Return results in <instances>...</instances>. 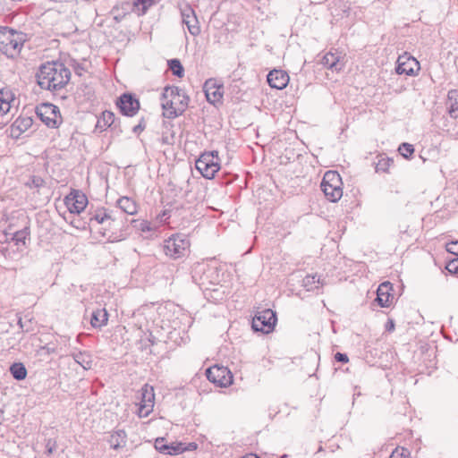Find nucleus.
Listing matches in <instances>:
<instances>
[{
  "instance_id": "1",
  "label": "nucleus",
  "mask_w": 458,
  "mask_h": 458,
  "mask_svg": "<svg viewBox=\"0 0 458 458\" xmlns=\"http://www.w3.org/2000/svg\"><path fill=\"white\" fill-rule=\"evenodd\" d=\"M36 79L42 89L56 91L67 85L71 72L59 61L46 62L38 67Z\"/></svg>"
},
{
  "instance_id": "2",
  "label": "nucleus",
  "mask_w": 458,
  "mask_h": 458,
  "mask_svg": "<svg viewBox=\"0 0 458 458\" xmlns=\"http://www.w3.org/2000/svg\"><path fill=\"white\" fill-rule=\"evenodd\" d=\"M27 34L8 26L0 25V52L13 59L21 51Z\"/></svg>"
},
{
  "instance_id": "3",
  "label": "nucleus",
  "mask_w": 458,
  "mask_h": 458,
  "mask_svg": "<svg viewBox=\"0 0 458 458\" xmlns=\"http://www.w3.org/2000/svg\"><path fill=\"white\" fill-rule=\"evenodd\" d=\"M343 181L337 171H327L320 183L321 191L330 202H337L344 195Z\"/></svg>"
},
{
  "instance_id": "4",
  "label": "nucleus",
  "mask_w": 458,
  "mask_h": 458,
  "mask_svg": "<svg viewBox=\"0 0 458 458\" xmlns=\"http://www.w3.org/2000/svg\"><path fill=\"white\" fill-rule=\"evenodd\" d=\"M218 151L212 150L202 153L195 162L196 169L206 179H213L220 170Z\"/></svg>"
},
{
  "instance_id": "5",
  "label": "nucleus",
  "mask_w": 458,
  "mask_h": 458,
  "mask_svg": "<svg viewBox=\"0 0 458 458\" xmlns=\"http://www.w3.org/2000/svg\"><path fill=\"white\" fill-rule=\"evenodd\" d=\"M35 112L48 128L56 129L63 122L59 107L52 103L43 102L38 105Z\"/></svg>"
},
{
  "instance_id": "6",
  "label": "nucleus",
  "mask_w": 458,
  "mask_h": 458,
  "mask_svg": "<svg viewBox=\"0 0 458 458\" xmlns=\"http://www.w3.org/2000/svg\"><path fill=\"white\" fill-rule=\"evenodd\" d=\"M277 322L276 311L265 309L258 311L252 318L251 328L254 332L269 334L273 332Z\"/></svg>"
},
{
  "instance_id": "7",
  "label": "nucleus",
  "mask_w": 458,
  "mask_h": 458,
  "mask_svg": "<svg viewBox=\"0 0 458 458\" xmlns=\"http://www.w3.org/2000/svg\"><path fill=\"white\" fill-rule=\"evenodd\" d=\"M190 247V242L185 235L173 234L164 243V251L166 256L177 259L184 256Z\"/></svg>"
},
{
  "instance_id": "8",
  "label": "nucleus",
  "mask_w": 458,
  "mask_h": 458,
  "mask_svg": "<svg viewBox=\"0 0 458 458\" xmlns=\"http://www.w3.org/2000/svg\"><path fill=\"white\" fill-rule=\"evenodd\" d=\"M206 377L216 386L226 387L233 384V376L227 367L213 365L206 369Z\"/></svg>"
},
{
  "instance_id": "9",
  "label": "nucleus",
  "mask_w": 458,
  "mask_h": 458,
  "mask_svg": "<svg viewBox=\"0 0 458 458\" xmlns=\"http://www.w3.org/2000/svg\"><path fill=\"white\" fill-rule=\"evenodd\" d=\"M115 105L120 113L127 117H133L140 108V100L135 94L131 92L123 93L116 100Z\"/></svg>"
},
{
  "instance_id": "10",
  "label": "nucleus",
  "mask_w": 458,
  "mask_h": 458,
  "mask_svg": "<svg viewBox=\"0 0 458 458\" xmlns=\"http://www.w3.org/2000/svg\"><path fill=\"white\" fill-rule=\"evenodd\" d=\"M64 202L72 214H81L86 208L89 201L87 196L80 190H72L64 199Z\"/></svg>"
},
{
  "instance_id": "11",
  "label": "nucleus",
  "mask_w": 458,
  "mask_h": 458,
  "mask_svg": "<svg viewBox=\"0 0 458 458\" xmlns=\"http://www.w3.org/2000/svg\"><path fill=\"white\" fill-rule=\"evenodd\" d=\"M203 91L205 93L207 101L216 106L222 104V98L224 95V89L222 84H217L215 79H208L203 85Z\"/></svg>"
},
{
  "instance_id": "12",
  "label": "nucleus",
  "mask_w": 458,
  "mask_h": 458,
  "mask_svg": "<svg viewBox=\"0 0 458 458\" xmlns=\"http://www.w3.org/2000/svg\"><path fill=\"white\" fill-rule=\"evenodd\" d=\"M181 15L182 23L187 26L189 32L192 36H198L200 33V27L193 8L190 4H184L181 7Z\"/></svg>"
},
{
  "instance_id": "13",
  "label": "nucleus",
  "mask_w": 458,
  "mask_h": 458,
  "mask_svg": "<svg viewBox=\"0 0 458 458\" xmlns=\"http://www.w3.org/2000/svg\"><path fill=\"white\" fill-rule=\"evenodd\" d=\"M419 70L420 64L413 56L405 53L398 57L395 68L397 74L413 75Z\"/></svg>"
},
{
  "instance_id": "14",
  "label": "nucleus",
  "mask_w": 458,
  "mask_h": 458,
  "mask_svg": "<svg viewBox=\"0 0 458 458\" xmlns=\"http://www.w3.org/2000/svg\"><path fill=\"white\" fill-rule=\"evenodd\" d=\"M322 64L328 69L327 76L330 80H334L335 82L338 81V78H334V73L340 74L341 70L344 67V63L341 62L340 56L328 52L322 58Z\"/></svg>"
},
{
  "instance_id": "15",
  "label": "nucleus",
  "mask_w": 458,
  "mask_h": 458,
  "mask_svg": "<svg viewBox=\"0 0 458 458\" xmlns=\"http://www.w3.org/2000/svg\"><path fill=\"white\" fill-rule=\"evenodd\" d=\"M201 285V289L203 291L204 297L208 300V301L212 303H218L222 301L225 297V292L223 285H217L209 282L208 284L213 286H205V282H201L199 284Z\"/></svg>"
},
{
  "instance_id": "16",
  "label": "nucleus",
  "mask_w": 458,
  "mask_h": 458,
  "mask_svg": "<svg viewBox=\"0 0 458 458\" xmlns=\"http://www.w3.org/2000/svg\"><path fill=\"white\" fill-rule=\"evenodd\" d=\"M8 243H13L17 247V250L23 251L30 242V228L25 225L22 229L11 233V238H6Z\"/></svg>"
},
{
  "instance_id": "17",
  "label": "nucleus",
  "mask_w": 458,
  "mask_h": 458,
  "mask_svg": "<svg viewBox=\"0 0 458 458\" xmlns=\"http://www.w3.org/2000/svg\"><path fill=\"white\" fill-rule=\"evenodd\" d=\"M290 77L285 71L274 69L268 72L267 81L268 85L276 89H284L289 83Z\"/></svg>"
},
{
  "instance_id": "18",
  "label": "nucleus",
  "mask_w": 458,
  "mask_h": 458,
  "mask_svg": "<svg viewBox=\"0 0 458 458\" xmlns=\"http://www.w3.org/2000/svg\"><path fill=\"white\" fill-rule=\"evenodd\" d=\"M154 446L162 454L177 455L182 454L181 442L168 444L165 437H157Z\"/></svg>"
},
{
  "instance_id": "19",
  "label": "nucleus",
  "mask_w": 458,
  "mask_h": 458,
  "mask_svg": "<svg viewBox=\"0 0 458 458\" xmlns=\"http://www.w3.org/2000/svg\"><path fill=\"white\" fill-rule=\"evenodd\" d=\"M392 291V284L389 282H384L379 284L377 290V298L375 301L380 307H389L394 299V295L390 293Z\"/></svg>"
},
{
  "instance_id": "20",
  "label": "nucleus",
  "mask_w": 458,
  "mask_h": 458,
  "mask_svg": "<svg viewBox=\"0 0 458 458\" xmlns=\"http://www.w3.org/2000/svg\"><path fill=\"white\" fill-rule=\"evenodd\" d=\"M175 104L177 101L174 100V98H161V106L164 110L163 115L168 119H174L183 114V105H181L180 107H175Z\"/></svg>"
},
{
  "instance_id": "21",
  "label": "nucleus",
  "mask_w": 458,
  "mask_h": 458,
  "mask_svg": "<svg viewBox=\"0 0 458 458\" xmlns=\"http://www.w3.org/2000/svg\"><path fill=\"white\" fill-rule=\"evenodd\" d=\"M109 314L105 308L93 310L89 316V323L93 328L101 329L107 325Z\"/></svg>"
},
{
  "instance_id": "22",
  "label": "nucleus",
  "mask_w": 458,
  "mask_h": 458,
  "mask_svg": "<svg viewBox=\"0 0 458 458\" xmlns=\"http://www.w3.org/2000/svg\"><path fill=\"white\" fill-rule=\"evenodd\" d=\"M116 121L114 114L111 111L106 110L102 112L101 115L98 118L95 131L102 132L108 128H113V125H115Z\"/></svg>"
},
{
  "instance_id": "23",
  "label": "nucleus",
  "mask_w": 458,
  "mask_h": 458,
  "mask_svg": "<svg viewBox=\"0 0 458 458\" xmlns=\"http://www.w3.org/2000/svg\"><path fill=\"white\" fill-rule=\"evenodd\" d=\"M122 223V221H118V219L114 216V222H112V220H108L107 222H106L104 225L105 227H104V230L105 231H108V232H111V233L108 235V242H119V241H122L123 239H125V234L123 233L122 230L120 231V233H116V232H114V229H116V227Z\"/></svg>"
},
{
  "instance_id": "24",
  "label": "nucleus",
  "mask_w": 458,
  "mask_h": 458,
  "mask_svg": "<svg viewBox=\"0 0 458 458\" xmlns=\"http://www.w3.org/2000/svg\"><path fill=\"white\" fill-rule=\"evenodd\" d=\"M116 204L127 215H135L138 212L136 202L129 197L123 196L119 198Z\"/></svg>"
},
{
  "instance_id": "25",
  "label": "nucleus",
  "mask_w": 458,
  "mask_h": 458,
  "mask_svg": "<svg viewBox=\"0 0 458 458\" xmlns=\"http://www.w3.org/2000/svg\"><path fill=\"white\" fill-rule=\"evenodd\" d=\"M127 434L123 429L115 430L108 440L111 448L118 450L126 445Z\"/></svg>"
},
{
  "instance_id": "26",
  "label": "nucleus",
  "mask_w": 458,
  "mask_h": 458,
  "mask_svg": "<svg viewBox=\"0 0 458 458\" xmlns=\"http://www.w3.org/2000/svg\"><path fill=\"white\" fill-rule=\"evenodd\" d=\"M74 361L81 365L84 369H89L92 366L91 355L87 351H78L71 353Z\"/></svg>"
},
{
  "instance_id": "27",
  "label": "nucleus",
  "mask_w": 458,
  "mask_h": 458,
  "mask_svg": "<svg viewBox=\"0 0 458 458\" xmlns=\"http://www.w3.org/2000/svg\"><path fill=\"white\" fill-rule=\"evenodd\" d=\"M446 106L450 116L458 119V90L453 89L448 92Z\"/></svg>"
},
{
  "instance_id": "28",
  "label": "nucleus",
  "mask_w": 458,
  "mask_h": 458,
  "mask_svg": "<svg viewBox=\"0 0 458 458\" xmlns=\"http://www.w3.org/2000/svg\"><path fill=\"white\" fill-rule=\"evenodd\" d=\"M14 100V96L11 90L0 89V114H5L10 111L11 102Z\"/></svg>"
},
{
  "instance_id": "29",
  "label": "nucleus",
  "mask_w": 458,
  "mask_h": 458,
  "mask_svg": "<svg viewBox=\"0 0 458 458\" xmlns=\"http://www.w3.org/2000/svg\"><path fill=\"white\" fill-rule=\"evenodd\" d=\"M323 285V282L321 280V276L318 274L314 275H307L302 279V286L307 291H314L318 290Z\"/></svg>"
},
{
  "instance_id": "30",
  "label": "nucleus",
  "mask_w": 458,
  "mask_h": 458,
  "mask_svg": "<svg viewBox=\"0 0 458 458\" xmlns=\"http://www.w3.org/2000/svg\"><path fill=\"white\" fill-rule=\"evenodd\" d=\"M95 220L98 224L104 225L108 220L114 222V216L113 211L106 209L104 208L96 210L95 214L89 218V221Z\"/></svg>"
},
{
  "instance_id": "31",
  "label": "nucleus",
  "mask_w": 458,
  "mask_h": 458,
  "mask_svg": "<svg viewBox=\"0 0 458 458\" xmlns=\"http://www.w3.org/2000/svg\"><path fill=\"white\" fill-rule=\"evenodd\" d=\"M10 373L18 381L25 379L28 374L27 369L22 362L13 363L10 366Z\"/></svg>"
},
{
  "instance_id": "32",
  "label": "nucleus",
  "mask_w": 458,
  "mask_h": 458,
  "mask_svg": "<svg viewBox=\"0 0 458 458\" xmlns=\"http://www.w3.org/2000/svg\"><path fill=\"white\" fill-rule=\"evenodd\" d=\"M167 65L173 75L178 78H182L184 76V68L179 59L173 58L168 60Z\"/></svg>"
},
{
  "instance_id": "33",
  "label": "nucleus",
  "mask_w": 458,
  "mask_h": 458,
  "mask_svg": "<svg viewBox=\"0 0 458 458\" xmlns=\"http://www.w3.org/2000/svg\"><path fill=\"white\" fill-rule=\"evenodd\" d=\"M141 401L140 404H148L152 403L154 405L155 394L153 387L148 386V384H145L141 387Z\"/></svg>"
},
{
  "instance_id": "34",
  "label": "nucleus",
  "mask_w": 458,
  "mask_h": 458,
  "mask_svg": "<svg viewBox=\"0 0 458 458\" xmlns=\"http://www.w3.org/2000/svg\"><path fill=\"white\" fill-rule=\"evenodd\" d=\"M154 4L155 0H134L133 7L138 15H144Z\"/></svg>"
},
{
  "instance_id": "35",
  "label": "nucleus",
  "mask_w": 458,
  "mask_h": 458,
  "mask_svg": "<svg viewBox=\"0 0 458 458\" xmlns=\"http://www.w3.org/2000/svg\"><path fill=\"white\" fill-rule=\"evenodd\" d=\"M182 93L185 92L176 86H166L162 93V98H174V100H176V98H181Z\"/></svg>"
},
{
  "instance_id": "36",
  "label": "nucleus",
  "mask_w": 458,
  "mask_h": 458,
  "mask_svg": "<svg viewBox=\"0 0 458 458\" xmlns=\"http://www.w3.org/2000/svg\"><path fill=\"white\" fill-rule=\"evenodd\" d=\"M14 123L20 128V131H26L28 129H30L33 124V120L31 117L29 116H19Z\"/></svg>"
},
{
  "instance_id": "37",
  "label": "nucleus",
  "mask_w": 458,
  "mask_h": 458,
  "mask_svg": "<svg viewBox=\"0 0 458 458\" xmlns=\"http://www.w3.org/2000/svg\"><path fill=\"white\" fill-rule=\"evenodd\" d=\"M398 151L401 156L406 159H409L414 153V147L410 143L403 142L399 146Z\"/></svg>"
},
{
  "instance_id": "38",
  "label": "nucleus",
  "mask_w": 458,
  "mask_h": 458,
  "mask_svg": "<svg viewBox=\"0 0 458 458\" xmlns=\"http://www.w3.org/2000/svg\"><path fill=\"white\" fill-rule=\"evenodd\" d=\"M394 163L392 158L389 157H380L376 164V171L377 172H387L389 166Z\"/></svg>"
},
{
  "instance_id": "39",
  "label": "nucleus",
  "mask_w": 458,
  "mask_h": 458,
  "mask_svg": "<svg viewBox=\"0 0 458 458\" xmlns=\"http://www.w3.org/2000/svg\"><path fill=\"white\" fill-rule=\"evenodd\" d=\"M46 184L45 180L38 175H31L29 179V181L26 182V186L30 188H36L39 189L41 187H44Z\"/></svg>"
},
{
  "instance_id": "40",
  "label": "nucleus",
  "mask_w": 458,
  "mask_h": 458,
  "mask_svg": "<svg viewBox=\"0 0 458 458\" xmlns=\"http://www.w3.org/2000/svg\"><path fill=\"white\" fill-rule=\"evenodd\" d=\"M134 228L143 233L151 231L150 224L147 220H131Z\"/></svg>"
},
{
  "instance_id": "41",
  "label": "nucleus",
  "mask_w": 458,
  "mask_h": 458,
  "mask_svg": "<svg viewBox=\"0 0 458 458\" xmlns=\"http://www.w3.org/2000/svg\"><path fill=\"white\" fill-rule=\"evenodd\" d=\"M57 449V442L55 438H48L46 440L45 444V454L50 456L54 453H55Z\"/></svg>"
},
{
  "instance_id": "42",
  "label": "nucleus",
  "mask_w": 458,
  "mask_h": 458,
  "mask_svg": "<svg viewBox=\"0 0 458 458\" xmlns=\"http://www.w3.org/2000/svg\"><path fill=\"white\" fill-rule=\"evenodd\" d=\"M389 458H411V453L407 448L396 447Z\"/></svg>"
},
{
  "instance_id": "43",
  "label": "nucleus",
  "mask_w": 458,
  "mask_h": 458,
  "mask_svg": "<svg viewBox=\"0 0 458 458\" xmlns=\"http://www.w3.org/2000/svg\"><path fill=\"white\" fill-rule=\"evenodd\" d=\"M153 404L148 403V404H140V407L138 409V415L140 418H146L149 415V413L153 411Z\"/></svg>"
},
{
  "instance_id": "44",
  "label": "nucleus",
  "mask_w": 458,
  "mask_h": 458,
  "mask_svg": "<svg viewBox=\"0 0 458 458\" xmlns=\"http://www.w3.org/2000/svg\"><path fill=\"white\" fill-rule=\"evenodd\" d=\"M445 269L452 275H458V258H454L447 262Z\"/></svg>"
},
{
  "instance_id": "45",
  "label": "nucleus",
  "mask_w": 458,
  "mask_h": 458,
  "mask_svg": "<svg viewBox=\"0 0 458 458\" xmlns=\"http://www.w3.org/2000/svg\"><path fill=\"white\" fill-rule=\"evenodd\" d=\"M56 352V347L55 344H47L44 346H41L38 351V353L42 355H50Z\"/></svg>"
},
{
  "instance_id": "46",
  "label": "nucleus",
  "mask_w": 458,
  "mask_h": 458,
  "mask_svg": "<svg viewBox=\"0 0 458 458\" xmlns=\"http://www.w3.org/2000/svg\"><path fill=\"white\" fill-rule=\"evenodd\" d=\"M177 104H175V107H180L181 105H183V112L186 110L189 105L190 98L186 93H182V96L180 98H176Z\"/></svg>"
},
{
  "instance_id": "47",
  "label": "nucleus",
  "mask_w": 458,
  "mask_h": 458,
  "mask_svg": "<svg viewBox=\"0 0 458 458\" xmlns=\"http://www.w3.org/2000/svg\"><path fill=\"white\" fill-rule=\"evenodd\" d=\"M198 448V444L195 442L182 443L181 442L182 454L184 452L195 451Z\"/></svg>"
},
{
  "instance_id": "48",
  "label": "nucleus",
  "mask_w": 458,
  "mask_h": 458,
  "mask_svg": "<svg viewBox=\"0 0 458 458\" xmlns=\"http://www.w3.org/2000/svg\"><path fill=\"white\" fill-rule=\"evenodd\" d=\"M73 71L76 75L82 76L83 72H86V68L82 64L78 63L76 60H72V64Z\"/></svg>"
},
{
  "instance_id": "49",
  "label": "nucleus",
  "mask_w": 458,
  "mask_h": 458,
  "mask_svg": "<svg viewBox=\"0 0 458 458\" xmlns=\"http://www.w3.org/2000/svg\"><path fill=\"white\" fill-rule=\"evenodd\" d=\"M21 133L22 131H20V128H18L16 123L13 122L10 127V137L13 139H19Z\"/></svg>"
},
{
  "instance_id": "50",
  "label": "nucleus",
  "mask_w": 458,
  "mask_h": 458,
  "mask_svg": "<svg viewBox=\"0 0 458 458\" xmlns=\"http://www.w3.org/2000/svg\"><path fill=\"white\" fill-rule=\"evenodd\" d=\"M446 250L458 258V242H452L446 244Z\"/></svg>"
},
{
  "instance_id": "51",
  "label": "nucleus",
  "mask_w": 458,
  "mask_h": 458,
  "mask_svg": "<svg viewBox=\"0 0 458 458\" xmlns=\"http://www.w3.org/2000/svg\"><path fill=\"white\" fill-rule=\"evenodd\" d=\"M145 128H146V122H145L144 118H141L140 123L132 128V131L135 134H140L145 130Z\"/></svg>"
},
{
  "instance_id": "52",
  "label": "nucleus",
  "mask_w": 458,
  "mask_h": 458,
  "mask_svg": "<svg viewBox=\"0 0 458 458\" xmlns=\"http://www.w3.org/2000/svg\"><path fill=\"white\" fill-rule=\"evenodd\" d=\"M85 222H83L81 219L80 218H74L72 222H71V225L72 226H74L75 228L77 229H85Z\"/></svg>"
},
{
  "instance_id": "53",
  "label": "nucleus",
  "mask_w": 458,
  "mask_h": 458,
  "mask_svg": "<svg viewBox=\"0 0 458 458\" xmlns=\"http://www.w3.org/2000/svg\"><path fill=\"white\" fill-rule=\"evenodd\" d=\"M116 122H115V125H113V128H110L111 131H116L117 133H121L122 132V130L120 128V119L119 118H116Z\"/></svg>"
},
{
  "instance_id": "54",
  "label": "nucleus",
  "mask_w": 458,
  "mask_h": 458,
  "mask_svg": "<svg viewBox=\"0 0 458 458\" xmlns=\"http://www.w3.org/2000/svg\"><path fill=\"white\" fill-rule=\"evenodd\" d=\"M335 360L338 362L344 363V352H337L335 354Z\"/></svg>"
},
{
  "instance_id": "55",
  "label": "nucleus",
  "mask_w": 458,
  "mask_h": 458,
  "mask_svg": "<svg viewBox=\"0 0 458 458\" xmlns=\"http://www.w3.org/2000/svg\"><path fill=\"white\" fill-rule=\"evenodd\" d=\"M386 331H393L394 329V323L392 319L388 320V322L386 325Z\"/></svg>"
},
{
  "instance_id": "56",
  "label": "nucleus",
  "mask_w": 458,
  "mask_h": 458,
  "mask_svg": "<svg viewBox=\"0 0 458 458\" xmlns=\"http://www.w3.org/2000/svg\"><path fill=\"white\" fill-rule=\"evenodd\" d=\"M17 324H18L19 327H20L22 331H24V324H23V321H22V318H21V317H19V318H18ZM28 331H29V329H25V332H28Z\"/></svg>"
},
{
  "instance_id": "57",
  "label": "nucleus",
  "mask_w": 458,
  "mask_h": 458,
  "mask_svg": "<svg viewBox=\"0 0 458 458\" xmlns=\"http://www.w3.org/2000/svg\"><path fill=\"white\" fill-rule=\"evenodd\" d=\"M241 458H260V457L255 454H248L245 456H242Z\"/></svg>"
},
{
  "instance_id": "58",
  "label": "nucleus",
  "mask_w": 458,
  "mask_h": 458,
  "mask_svg": "<svg viewBox=\"0 0 458 458\" xmlns=\"http://www.w3.org/2000/svg\"><path fill=\"white\" fill-rule=\"evenodd\" d=\"M148 341L150 343L151 345H154L156 344V339L151 334L149 335Z\"/></svg>"
},
{
  "instance_id": "59",
  "label": "nucleus",
  "mask_w": 458,
  "mask_h": 458,
  "mask_svg": "<svg viewBox=\"0 0 458 458\" xmlns=\"http://www.w3.org/2000/svg\"><path fill=\"white\" fill-rule=\"evenodd\" d=\"M356 389H357V387H355V390H356ZM360 392H356V391H355V392H354V394H353L354 398H355L356 396H360ZM354 401H355V399L353 400V402H354Z\"/></svg>"
},
{
  "instance_id": "60",
  "label": "nucleus",
  "mask_w": 458,
  "mask_h": 458,
  "mask_svg": "<svg viewBox=\"0 0 458 458\" xmlns=\"http://www.w3.org/2000/svg\"><path fill=\"white\" fill-rule=\"evenodd\" d=\"M349 361V359L347 357V355L345 354V363H347Z\"/></svg>"
},
{
  "instance_id": "61",
  "label": "nucleus",
  "mask_w": 458,
  "mask_h": 458,
  "mask_svg": "<svg viewBox=\"0 0 458 458\" xmlns=\"http://www.w3.org/2000/svg\"><path fill=\"white\" fill-rule=\"evenodd\" d=\"M5 125V123H0V129L3 128Z\"/></svg>"
},
{
  "instance_id": "62",
  "label": "nucleus",
  "mask_w": 458,
  "mask_h": 458,
  "mask_svg": "<svg viewBox=\"0 0 458 458\" xmlns=\"http://www.w3.org/2000/svg\"><path fill=\"white\" fill-rule=\"evenodd\" d=\"M166 215H167L166 211H164L162 216H165Z\"/></svg>"
},
{
  "instance_id": "63",
  "label": "nucleus",
  "mask_w": 458,
  "mask_h": 458,
  "mask_svg": "<svg viewBox=\"0 0 458 458\" xmlns=\"http://www.w3.org/2000/svg\"><path fill=\"white\" fill-rule=\"evenodd\" d=\"M286 456H287L286 454H284V455L282 456V458H286Z\"/></svg>"
}]
</instances>
